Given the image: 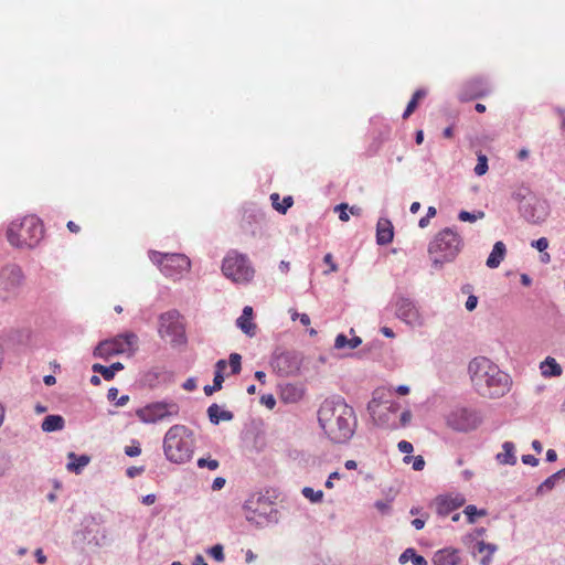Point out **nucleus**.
Instances as JSON below:
<instances>
[{
	"instance_id": "1",
	"label": "nucleus",
	"mask_w": 565,
	"mask_h": 565,
	"mask_svg": "<svg viewBox=\"0 0 565 565\" xmlns=\"http://www.w3.org/2000/svg\"><path fill=\"white\" fill-rule=\"evenodd\" d=\"M318 423L333 444H347L358 427L354 408L341 396L326 398L318 409Z\"/></svg>"
},
{
	"instance_id": "2",
	"label": "nucleus",
	"mask_w": 565,
	"mask_h": 565,
	"mask_svg": "<svg viewBox=\"0 0 565 565\" xmlns=\"http://www.w3.org/2000/svg\"><path fill=\"white\" fill-rule=\"evenodd\" d=\"M471 382L479 395L499 398L510 391L511 379L489 359L480 356L469 363Z\"/></svg>"
},
{
	"instance_id": "3",
	"label": "nucleus",
	"mask_w": 565,
	"mask_h": 565,
	"mask_svg": "<svg viewBox=\"0 0 565 565\" xmlns=\"http://www.w3.org/2000/svg\"><path fill=\"white\" fill-rule=\"evenodd\" d=\"M463 246L462 237L452 227L439 231L428 245V253L435 269L452 262Z\"/></svg>"
},
{
	"instance_id": "4",
	"label": "nucleus",
	"mask_w": 565,
	"mask_h": 565,
	"mask_svg": "<svg viewBox=\"0 0 565 565\" xmlns=\"http://www.w3.org/2000/svg\"><path fill=\"white\" fill-rule=\"evenodd\" d=\"M192 431L184 425L171 426L163 438L166 458L174 463H184L192 458Z\"/></svg>"
},
{
	"instance_id": "5",
	"label": "nucleus",
	"mask_w": 565,
	"mask_h": 565,
	"mask_svg": "<svg viewBox=\"0 0 565 565\" xmlns=\"http://www.w3.org/2000/svg\"><path fill=\"white\" fill-rule=\"evenodd\" d=\"M43 237V225L34 215L13 221L7 231V238L12 246L33 248Z\"/></svg>"
},
{
	"instance_id": "6",
	"label": "nucleus",
	"mask_w": 565,
	"mask_h": 565,
	"mask_svg": "<svg viewBox=\"0 0 565 565\" xmlns=\"http://www.w3.org/2000/svg\"><path fill=\"white\" fill-rule=\"evenodd\" d=\"M222 273L235 284H248L254 278L255 269L247 255L231 250L223 259Z\"/></svg>"
},
{
	"instance_id": "7",
	"label": "nucleus",
	"mask_w": 565,
	"mask_h": 565,
	"mask_svg": "<svg viewBox=\"0 0 565 565\" xmlns=\"http://www.w3.org/2000/svg\"><path fill=\"white\" fill-rule=\"evenodd\" d=\"M158 334L161 339H168L173 348L186 343L185 326L178 310L172 309L158 317Z\"/></svg>"
},
{
	"instance_id": "8",
	"label": "nucleus",
	"mask_w": 565,
	"mask_h": 565,
	"mask_svg": "<svg viewBox=\"0 0 565 565\" xmlns=\"http://www.w3.org/2000/svg\"><path fill=\"white\" fill-rule=\"evenodd\" d=\"M151 262L159 266L161 273L167 277H177L183 271L189 270L191 262L184 254H163L151 250L149 253Z\"/></svg>"
},
{
	"instance_id": "9",
	"label": "nucleus",
	"mask_w": 565,
	"mask_h": 565,
	"mask_svg": "<svg viewBox=\"0 0 565 565\" xmlns=\"http://www.w3.org/2000/svg\"><path fill=\"white\" fill-rule=\"evenodd\" d=\"M138 337L132 333L119 334L115 338L100 341L93 351L95 358L108 360L110 356L126 352V348L134 347Z\"/></svg>"
},
{
	"instance_id": "10",
	"label": "nucleus",
	"mask_w": 565,
	"mask_h": 565,
	"mask_svg": "<svg viewBox=\"0 0 565 565\" xmlns=\"http://www.w3.org/2000/svg\"><path fill=\"white\" fill-rule=\"evenodd\" d=\"M22 269L10 264L4 266L0 271V299L9 300L18 296L23 284Z\"/></svg>"
},
{
	"instance_id": "11",
	"label": "nucleus",
	"mask_w": 565,
	"mask_h": 565,
	"mask_svg": "<svg viewBox=\"0 0 565 565\" xmlns=\"http://www.w3.org/2000/svg\"><path fill=\"white\" fill-rule=\"evenodd\" d=\"M244 509L246 520L258 527H264L276 520L277 510L271 504L263 501V497H258L256 501L254 499L246 501Z\"/></svg>"
},
{
	"instance_id": "12",
	"label": "nucleus",
	"mask_w": 565,
	"mask_h": 565,
	"mask_svg": "<svg viewBox=\"0 0 565 565\" xmlns=\"http://www.w3.org/2000/svg\"><path fill=\"white\" fill-rule=\"evenodd\" d=\"M302 360V354L297 351L275 352L270 365L279 376H294L300 371Z\"/></svg>"
},
{
	"instance_id": "13",
	"label": "nucleus",
	"mask_w": 565,
	"mask_h": 565,
	"mask_svg": "<svg viewBox=\"0 0 565 565\" xmlns=\"http://www.w3.org/2000/svg\"><path fill=\"white\" fill-rule=\"evenodd\" d=\"M179 406L171 402H156L138 408L136 415L146 424L157 423L169 416L178 415Z\"/></svg>"
},
{
	"instance_id": "14",
	"label": "nucleus",
	"mask_w": 565,
	"mask_h": 565,
	"mask_svg": "<svg viewBox=\"0 0 565 565\" xmlns=\"http://www.w3.org/2000/svg\"><path fill=\"white\" fill-rule=\"evenodd\" d=\"M480 422L478 413L466 407L456 408L447 416V425L457 431L473 430L478 427Z\"/></svg>"
},
{
	"instance_id": "15",
	"label": "nucleus",
	"mask_w": 565,
	"mask_h": 565,
	"mask_svg": "<svg viewBox=\"0 0 565 565\" xmlns=\"http://www.w3.org/2000/svg\"><path fill=\"white\" fill-rule=\"evenodd\" d=\"M395 316L404 323L411 327H420L423 318L415 301L405 296H396L395 298Z\"/></svg>"
},
{
	"instance_id": "16",
	"label": "nucleus",
	"mask_w": 565,
	"mask_h": 565,
	"mask_svg": "<svg viewBox=\"0 0 565 565\" xmlns=\"http://www.w3.org/2000/svg\"><path fill=\"white\" fill-rule=\"evenodd\" d=\"M521 215L532 224H539L546 220L550 213L548 203L540 199L539 196L533 198L525 205L519 206Z\"/></svg>"
},
{
	"instance_id": "17",
	"label": "nucleus",
	"mask_w": 565,
	"mask_h": 565,
	"mask_svg": "<svg viewBox=\"0 0 565 565\" xmlns=\"http://www.w3.org/2000/svg\"><path fill=\"white\" fill-rule=\"evenodd\" d=\"M490 93L489 84L484 78H473L469 81L460 94L461 100L481 98Z\"/></svg>"
},
{
	"instance_id": "18",
	"label": "nucleus",
	"mask_w": 565,
	"mask_h": 565,
	"mask_svg": "<svg viewBox=\"0 0 565 565\" xmlns=\"http://www.w3.org/2000/svg\"><path fill=\"white\" fill-rule=\"evenodd\" d=\"M460 551L452 547H445L435 552L433 557L434 565H461L462 558Z\"/></svg>"
},
{
	"instance_id": "19",
	"label": "nucleus",
	"mask_w": 565,
	"mask_h": 565,
	"mask_svg": "<svg viewBox=\"0 0 565 565\" xmlns=\"http://www.w3.org/2000/svg\"><path fill=\"white\" fill-rule=\"evenodd\" d=\"M394 230L392 222L386 217H380L376 224V243L381 246L387 245L393 241Z\"/></svg>"
},
{
	"instance_id": "20",
	"label": "nucleus",
	"mask_w": 565,
	"mask_h": 565,
	"mask_svg": "<svg viewBox=\"0 0 565 565\" xmlns=\"http://www.w3.org/2000/svg\"><path fill=\"white\" fill-rule=\"evenodd\" d=\"M465 503V498L461 495H457L455 498L451 497H439L437 499V513L441 516H446L459 507Z\"/></svg>"
},
{
	"instance_id": "21",
	"label": "nucleus",
	"mask_w": 565,
	"mask_h": 565,
	"mask_svg": "<svg viewBox=\"0 0 565 565\" xmlns=\"http://www.w3.org/2000/svg\"><path fill=\"white\" fill-rule=\"evenodd\" d=\"M507 254V247L505 244L501 241L494 243L492 250L486 262V265L493 269L498 268L501 264V262L504 259Z\"/></svg>"
},
{
	"instance_id": "22",
	"label": "nucleus",
	"mask_w": 565,
	"mask_h": 565,
	"mask_svg": "<svg viewBox=\"0 0 565 565\" xmlns=\"http://www.w3.org/2000/svg\"><path fill=\"white\" fill-rule=\"evenodd\" d=\"M503 452H499L495 459L501 465L514 466L516 463L515 446L512 441H504L502 444Z\"/></svg>"
},
{
	"instance_id": "23",
	"label": "nucleus",
	"mask_w": 565,
	"mask_h": 565,
	"mask_svg": "<svg viewBox=\"0 0 565 565\" xmlns=\"http://www.w3.org/2000/svg\"><path fill=\"white\" fill-rule=\"evenodd\" d=\"M207 416L212 424L218 425L221 420L230 422L234 418V414L230 411L221 409L217 404H212L207 408Z\"/></svg>"
},
{
	"instance_id": "24",
	"label": "nucleus",
	"mask_w": 565,
	"mask_h": 565,
	"mask_svg": "<svg viewBox=\"0 0 565 565\" xmlns=\"http://www.w3.org/2000/svg\"><path fill=\"white\" fill-rule=\"evenodd\" d=\"M540 370L544 377H556L562 374V366L552 356H547L541 362Z\"/></svg>"
},
{
	"instance_id": "25",
	"label": "nucleus",
	"mask_w": 565,
	"mask_h": 565,
	"mask_svg": "<svg viewBox=\"0 0 565 565\" xmlns=\"http://www.w3.org/2000/svg\"><path fill=\"white\" fill-rule=\"evenodd\" d=\"M65 426V420L61 415H47L44 417L41 428L45 433H53L62 430Z\"/></svg>"
},
{
	"instance_id": "26",
	"label": "nucleus",
	"mask_w": 565,
	"mask_h": 565,
	"mask_svg": "<svg viewBox=\"0 0 565 565\" xmlns=\"http://www.w3.org/2000/svg\"><path fill=\"white\" fill-rule=\"evenodd\" d=\"M68 463L66 466L68 471L79 473L88 463L89 457L86 455L76 456L74 452L68 454Z\"/></svg>"
},
{
	"instance_id": "27",
	"label": "nucleus",
	"mask_w": 565,
	"mask_h": 565,
	"mask_svg": "<svg viewBox=\"0 0 565 565\" xmlns=\"http://www.w3.org/2000/svg\"><path fill=\"white\" fill-rule=\"evenodd\" d=\"M409 561L413 565H428L426 558L418 555L413 547L406 548L398 557L399 564H406Z\"/></svg>"
},
{
	"instance_id": "28",
	"label": "nucleus",
	"mask_w": 565,
	"mask_h": 565,
	"mask_svg": "<svg viewBox=\"0 0 565 565\" xmlns=\"http://www.w3.org/2000/svg\"><path fill=\"white\" fill-rule=\"evenodd\" d=\"M361 343H362V339L358 335H354L351 339H348V337L345 334L339 333L334 340V348L338 350L345 349V348H349L352 350V349L358 348Z\"/></svg>"
},
{
	"instance_id": "29",
	"label": "nucleus",
	"mask_w": 565,
	"mask_h": 565,
	"mask_svg": "<svg viewBox=\"0 0 565 565\" xmlns=\"http://www.w3.org/2000/svg\"><path fill=\"white\" fill-rule=\"evenodd\" d=\"M475 550L478 553H483L484 551H487L488 553H487L486 556H483L480 559V564L481 565H490L491 559H492V555H493L494 552H497L498 546L495 544H492V543H486L483 541H479V542L476 543Z\"/></svg>"
},
{
	"instance_id": "30",
	"label": "nucleus",
	"mask_w": 565,
	"mask_h": 565,
	"mask_svg": "<svg viewBox=\"0 0 565 565\" xmlns=\"http://www.w3.org/2000/svg\"><path fill=\"white\" fill-rule=\"evenodd\" d=\"M562 477H565V468L564 469H561L558 470L557 472L551 475L548 478H546L536 489V494L537 495H542L544 494L546 491H550L552 490L555 484H556V481L562 478Z\"/></svg>"
},
{
	"instance_id": "31",
	"label": "nucleus",
	"mask_w": 565,
	"mask_h": 565,
	"mask_svg": "<svg viewBox=\"0 0 565 565\" xmlns=\"http://www.w3.org/2000/svg\"><path fill=\"white\" fill-rule=\"evenodd\" d=\"M398 408H399L398 404H391L390 406H387L386 412L377 415V418H376L377 425H380L382 427L396 428L397 426L395 424H393V425L390 424V415L395 414Z\"/></svg>"
},
{
	"instance_id": "32",
	"label": "nucleus",
	"mask_w": 565,
	"mask_h": 565,
	"mask_svg": "<svg viewBox=\"0 0 565 565\" xmlns=\"http://www.w3.org/2000/svg\"><path fill=\"white\" fill-rule=\"evenodd\" d=\"M427 92L423 88L420 89H417L411 100L408 102L407 106H406V109L404 110L403 113V118H408L413 111L416 109L417 105H418V102L419 99L424 98L426 96Z\"/></svg>"
},
{
	"instance_id": "33",
	"label": "nucleus",
	"mask_w": 565,
	"mask_h": 565,
	"mask_svg": "<svg viewBox=\"0 0 565 565\" xmlns=\"http://www.w3.org/2000/svg\"><path fill=\"white\" fill-rule=\"evenodd\" d=\"M535 196L536 195L525 186L516 189L512 194V198L519 203V206L525 205V203L530 202Z\"/></svg>"
},
{
	"instance_id": "34",
	"label": "nucleus",
	"mask_w": 565,
	"mask_h": 565,
	"mask_svg": "<svg viewBox=\"0 0 565 565\" xmlns=\"http://www.w3.org/2000/svg\"><path fill=\"white\" fill-rule=\"evenodd\" d=\"M270 200L273 202V206L275 207L276 211L285 214L287 212V210L289 207H291V205L294 204V200L291 196H285L284 198V205H280V203L278 202L279 201V194L278 193H273L270 195Z\"/></svg>"
},
{
	"instance_id": "35",
	"label": "nucleus",
	"mask_w": 565,
	"mask_h": 565,
	"mask_svg": "<svg viewBox=\"0 0 565 565\" xmlns=\"http://www.w3.org/2000/svg\"><path fill=\"white\" fill-rule=\"evenodd\" d=\"M463 513L467 516L468 523L472 524L476 522L477 516H484L487 511L484 509H478L476 505H467L463 510Z\"/></svg>"
},
{
	"instance_id": "36",
	"label": "nucleus",
	"mask_w": 565,
	"mask_h": 565,
	"mask_svg": "<svg viewBox=\"0 0 565 565\" xmlns=\"http://www.w3.org/2000/svg\"><path fill=\"white\" fill-rule=\"evenodd\" d=\"M236 324L245 334H247L249 337L255 334L256 326L250 320H248L247 318L241 316L236 320Z\"/></svg>"
},
{
	"instance_id": "37",
	"label": "nucleus",
	"mask_w": 565,
	"mask_h": 565,
	"mask_svg": "<svg viewBox=\"0 0 565 565\" xmlns=\"http://www.w3.org/2000/svg\"><path fill=\"white\" fill-rule=\"evenodd\" d=\"M224 382V375L214 374L212 385H205L203 391L206 396H211L214 392L222 390Z\"/></svg>"
},
{
	"instance_id": "38",
	"label": "nucleus",
	"mask_w": 565,
	"mask_h": 565,
	"mask_svg": "<svg viewBox=\"0 0 565 565\" xmlns=\"http://www.w3.org/2000/svg\"><path fill=\"white\" fill-rule=\"evenodd\" d=\"M484 217V212L482 211H477V212H468V211H460L459 214H458V218L461 221V222H470V223H473L476 222L477 220H481Z\"/></svg>"
},
{
	"instance_id": "39",
	"label": "nucleus",
	"mask_w": 565,
	"mask_h": 565,
	"mask_svg": "<svg viewBox=\"0 0 565 565\" xmlns=\"http://www.w3.org/2000/svg\"><path fill=\"white\" fill-rule=\"evenodd\" d=\"M92 370L94 373L100 374L105 381H111L114 379L113 370H110L109 366L95 363L93 364Z\"/></svg>"
},
{
	"instance_id": "40",
	"label": "nucleus",
	"mask_w": 565,
	"mask_h": 565,
	"mask_svg": "<svg viewBox=\"0 0 565 565\" xmlns=\"http://www.w3.org/2000/svg\"><path fill=\"white\" fill-rule=\"evenodd\" d=\"M301 492L306 499L313 503L320 502L323 498V492L321 490L315 491L310 487H305Z\"/></svg>"
},
{
	"instance_id": "41",
	"label": "nucleus",
	"mask_w": 565,
	"mask_h": 565,
	"mask_svg": "<svg viewBox=\"0 0 565 565\" xmlns=\"http://www.w3.org/2000/svg\"><path fill=\"white\" fill-rule=\"evenodd\" d=\"M232 374H238L242 370V356L238 353H231L228 358Z\"/></svg>"
},
{
	"instance_id": "42",
	"label": "nucleus",
	"mask_w": 565,
	"mask_h": 565,
	"mask_svg": "<svg viewBox=\"0 0 565 565\" xmlns=\"http://www.w3.org/2000/svg\"><path fill=\"white\" fill-rule=\"evenodd\" d=\"M473 171L477 175H483L488 171V159L484 154L478 156V162Z\"/></svg>"
},
{
	"instance_id": "43",
	"label": "nucleus",
	"mask_w": 565,
	"mask_h": 565,
	"mask_svg": "<svg viewBox=\"0 0 565 565\" xmlns=\"http://www.w3.org/2000/svg\"><path fill=\"white\" fill-rule=\"evenodd\" d=\"M207 553L217 562H223L225 558L224 548L221 544L213 545L211 548H209Z\"/></svg>"
},
{
	"instance_id": "44",
	"label": "nucleus",
	"mask_w": 565,
	"mask_h": 565,
	"mask_svg": "<svg viewBox=\"0 0 565 565\" xmlns=\"http://www.w3.org/2000/svg\"><path fill=\"white\" fill-rule=\"evenodd\" d=\"M411 461H413V469L415 471H420L425 467V460L422 456H416V457L405 456L404 457V462L408 463Z\"/></svg>"
},
{
	"instance_id": "45",
	"label": "nucleus",
	"mask_w": 565,
	"mask_h": 565,
	"mask_svg": "<svg viewBox=\"0 0 565 565\" xmlns=\"http://www.w3.org/2000/svg\"><path fill=\"white\" fill-rule=\"evenodd\" d=\"M220 463L216 459L211 458H200L198 460L199 468H207L209 470H216Z\"/></svg>"
},
{
	"instance_id": "46",
	"label": "nucleus",
	"mask_w": 565,
	"mask_h": 565,
	"mask_svg": "<svg viewBox=\"0 0 565 565\" xmlns=\"http://www.w3.org/2000/svg\"><path fill=\"white\" fill-rule=\"evenodd\" d=\"M323 262L329 266L328 270L323 271V275H329L330 273L338 271V265L333 262L332 254L328 253L323 257Z\"/></svg>"
},
{
	"instance_id": "47",
	"label": "nucleus",
	"mask_w": 565,
	"mask_h": 565,
	"mask_svg": "<svg viewBox=\"0 0 565 565\" xmlns=\"http://www.w3.org/2000/svg\"><path fill=\"white\" fill-rule=\"evenodd\" d=\"M348 210V204L347 203H340L335 206V211H339V218L342 221V222H348L349 221V214L347 212Z\"/></svg>"
},
{
	"instance_id": "48",
	"label": "nucleus",
	"mask_w": 565,
	"mask_h": 565,
	"mask_svg": "<svg viewBox=\"0 0 565 565\" xmlns=\"http://www.w3.org/2000/svg\"><path fill=\"white\" fill-rule=\"evenodd\" d=\"M260 403L267 408L273 409L276 405V399L273 394H266L260 397Z\"/></svg>"
},
{
	"instance_id": "49",
	"label": "nucleus",
	"mask_w": 565,
	"mask_h": 565,
	"mask_svg": "<svg viewBox=\"0 0 565 565\" xmlns=\"http://www.w3.org/2000/svg\"><path fill=\"white\" fill-rule=\"evenodd\" d=\"M532 247L536 248L540 252H544L548 247V241L545 237H541L531 243Z\"/></svg>"
},
{
	"instance_id": "50",
	"label": "nucleus",
	"mask_w": 565,
	"mask_h": 565,
	"mask_svg": "<svg viewBox=\"0 0 565 565\" xmlns=\"http://www.w3.org/2000/svg\"><path fill=\"white\" fill-rule=\"evenodd\" d=\"M374 507L381 512L383 515L391 513V505L388 502L379 500L374 503Z\"/></svg>"
},
{
	"instance_id": "51",
	"label": "nucleus",
	"mask_w": 565,
	"mask_h": 565,
	"mask_svg": "<svg viewBox=\"0 0 565 565\" xmlns=\"http://www.w3.org/2000/svg\"><path fill=\"white\" fill-rule=\"evenodd\" d=\"M397 448L398 450L402 452V454H406V455H409L414 447L412 445V443L407 441V440H401L398 444H397Z\"/></svg>"
},
{
	"instance_id": "52",
	"label": "nucleus",
	"mask_w": 565,
	"mask_h": 565,
	"mask_svg": "<svg viewBox=\"0 0 565 565\" xmlns=\"http://www.w3.org/2000/svg\"><path fill=\"white\" fill-rule=\"evenodd\" d=\"M125 454L128 457H136L141 454V448H140L139 444L137 443L136 445L127 446L125 448Z\"/></svg>"
},
{
	"instance_id": "53",
	"label": "nucleus",
	"mask_w": 565,
	"mask_h": 565,
	"mask_svg": "<svg viewBox=\"0 0 565 565\" xmlns=\"http://www.w3.org/2000/svg\"><path fill=\"white\" fill-rule=\"evenodd\" d=\"M478 305V297L475 295H470L465 303V307L468 311H473Z\"/></svg>"
},
{
	"instance_id": "54",
	"label": "nucleus",
	"mask_w": 565,
	"mask_h": 565,
	"mask_svg": "<svg viewBox=\"0 0 565 565\" xmlns=\"http://www.w3.org/2000/svg\"><path fill=\"white\" fill-rule=\"evenodd\" d=\"M521 460L524 465H530L533 467L539 465V459L536 457H534L533 455H523Z\"/></svg>"
},
{
	"instance_id": "55",
	"label": "nucleus",
	"mask_w": 565,
	"mask_h": 565,
	"mask_svg": "<svg viewBox=\"0 0 565 565\" xmlns=\"http://www.w3.org/2000/svg\"><path fill=\"white\" fill-rule=\"evenodd\" d=\"M411 419H412V413H411V411H408V409L404 411V412L401 414V418H399V420H401V426H403V427L407 426V425L409 424Z\"/></svg>"
},
{
	"instance_id": "56",
	"label": "nucleus",
	"mask_w": 565,
	"mask_h": 565,
	"mask_svg": "<svg viewBox=\"0 0 565 565\" xmlns=\"http://www.w3.org/2000/svg\"><path fill=\"white\" fill-rule=\"evenodd\" d=\"M227 366V362L225 360H218L215 363V371L214 374L223 375L224 370Z\"/></svg>"
},
{
	"instance_id": "57",
	"label": "nucleus",
	"mask_w": 565,
	"mask_h": 565,
	"mask_svg": "<svg viewBox=\"0 0 565 565\" xmlns=\"http://www.w3.org/2000/svg\"><path fill=\"white\" fill-rule=\"evenodd\" d=\"M225 479L223 477H216L212 482V489L214 491L221 490L225 486Z\"/></svg>"
},
{
	"instance_id": "58",
	"label": "nucleus",
	"mask_w": 565,
	"mask_h": 565,
	"mask_svg": "<svg viewBox=\"0 0 565 565\" xmlns=\"http://www.w3.org/2000/svg\"><path fill=\"white\" fill-rule=\"evenodd\" d=\"M143 472V467H129L126 471L127 476L134 478Z\"/></svg>"
},
{
	"instance_id": "59",
	"label": "nucleus",
	"mask_w": 565,
	"mask_h": 565,
	"mask_svg": "<svg viewBox=\"0 0 565 565\" xmlns=\"http://www.w3.org/2000/svg\"><path fill=\"white\" fill-rule=\"evenodd\" d=\"M107 398L108 401L110 402H116L118 398H119V395H118V388L116 387H110L108 390V393H107Z\"/></svg>"
},
{
	"instance_id": "60",
	"label": "nucleus",
	"mask_w": 565,
	"mask_h": 565,
	"mask_svg": "<svg viewBox=\"0 0 565 565\" xmlns=\"http://www.w3.org/2000/svg\"><path fill=\"white\" fill-rule=\"evenodd\" d=\"M34 556L36 558V562L39 564H44L46 563V556L44 555L43 553V550L42 548H36L35 552H34Z\"/></svg>"
},
{
	"instance_id": "61",
	"label": "nucleus",
	"mask_w": 565,
	"mask_h": 565,
	"mask_svg": "<svg viewBox=\"0 0 565 565\" xmlns=\"http://www.w3.org/2000/svg\"><path fill=\"white\" fill-rule=\"evenodd\" d=\"M340 478V473L338 471H333L329 475L324 486L329 489L333 488V482H331V479H339Z\"/></svg>"
},
{
	"instance_id": "62",
	"label": "nucleus",
	"mask_w": 565,
	"mask_h": 565,
	"mask_svg": "<svg viewBox=\"0 0 565 565\" xmlns=\"http://www.w3.org/2000/svg\"><path fill=\"white\" fill-rule=\"evenodd\" d=\"M557 459V454L554 449H548L546 451V461L554 462Z\"/></svg>"
},
{
	"instance_id": "63",
	"label": "nucleus",
	"mask_w": 565,
	"mask_h": 565,
	"mask_svg": "<svg viewBox=\"0 0 565 565\" xmlns=\"http://www.w3.org/2000/svg\"><path fill=\"white\" fill-rule=\"evenodd\" d=\"M412 525L416 529V530H422L424 526H425V520L424 519H414L412 521Z\"/></svg>"
},
{
	"instance_id": "64",
	"label": "nucleus",
	"mask_w": 565,
	"mask_h": 565,
	"mask_svg": "<svg viewBox=\"0 0 565 565\" xmlns=\"http://www.w3.org/2000/svg\"><path fill=\"white\" fill-rule=\"evenodd\" d=\"M193 565H207V563L202 555H196L193 559Z\"/></svg>"
}]
</instances>
